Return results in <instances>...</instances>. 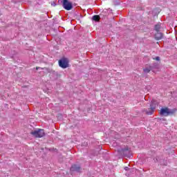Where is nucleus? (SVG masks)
<instances>
[{
  "instance_id": "obj_1",
  "label": "nucleus",
  "mask_w": 177,
  "mask_h": 177,
  "mask_svg": "<svg viewBox=\"0 0 177 177\" xmlns=\"http://www.w3.org/2000/svg\"><path fill=\"white\" fill-rule=\"evenodd\" d=\"M31 135L35 136V138H42L45 136V131L44 129H37L31 132Z\"/></svg>"
},
{
  "instance_id": "obj_2",
  "label": "nucleus",
  "mask_w": 177,
  "mask_h": 177,
  "mask_svg": "<svg viewBox=\"0 0 177 177\" xmlns=\"http://www.w3.org/2000/svg\"><path fill=\"white\" fill-rule=\"evenodd\" d=\"M59 66L62 68H67L68 67V59L66 58H63L59 60Z\"/></svg>"
},
{
  "instance_id": "obj_3",
  "label": "nucleus",
  "mask_w": 177,
  "mask_h": 177,
  "mask_svg": "<svg viewBox=\"0 0 177 177\" xmlns=\"http://www.w3.org/2000/svg\"><path fill=\"white\" fill-rule=\"evenodd\" d=\"M63 7L66 9V10H71V9H73V3L68 0H64Z\"/></svg>"
},
{
  "instance_id": "obj_4",
  "label": "nucleus",
  "mask_w": 177,
  "mask_h": 177,
  "mask_svg": "<svg viewBox=\"0 0 177 177\" xmlns=\"http://www.w3.org/2000/svg\"><path fill=\"white\" fill-rule=\"evenodd\" d=\"M171 113L172 112L171 111V110H169V109L162 108L160 109V115H164L165 117H167V116L169 115V114H171Z\"/></svg>"
},
{
  "instance_id": "obj_5",
  "label": "nucleus",
  "mask_w": 177,
  "mask_h": 177,
  "mask_svg": "<svg viewBox=\"0 0 177 177\" xmlns=\"http://www.w3.org/2000/svg\"><path fill=\"white\" fill-rule=\"evenodd\" d=\"M154 102H153L151 104L150 109H148V111H146V113L148 114V115H151L153 113H154V110H156V105H153Z\"/></svg>"
},
{
  "instance_id": "obj_6",
  "label": "nucleus",
  "mask_w": 177,
  "mask_h": 177,
  "mask_svg": "<svg viewBox=\"0 0 177 177\" xmlns=\"http://www.w3.org/2000/svg\"><path fill=\"white\" fill-rule=\"evenodd\" d=\"M80 169H81V167L77 165H73L72 167H71V171H75L76 172H80Z\"/></svg>"
},
{
  "instance_id": "obj_7",
  "label": "nucleus",
  "mask_w": 177,
  "mask_h": 177,
  "mask_svg": "<svg viewBox=\"0 0 177 177\" xmlns=\"http://www.w3.org/2000/svg\"><path fill=\"white\" fill-rule=\"evenodd\" d=\"M155 38L158 41H160V39H162V33H161L160 32H157V33L155 35Z\"/></svg>"
},
{
  "instance_id": "obj_8",
  "label": "nucleus",
  "mask_w": 177,
  "mask_h": 177,
  "mask_svg": "<svg viewBox=\"0 0 177 177\" xmlns=\"http://www.w3.org/2000/svg\"><path fill=\"white\" fill-rule=\"evenodd\" d=\"M100 17H99V15H94L92 17V20H93L94 21H99Z\"/></svg>"
},
{
  "instance_id": "obj_9",
  "label": "nucleus",
  "mask_w": 177,
  "mask_h": 177,
  "mask_svg": "<svg viewBox=\"0 0 177 177\" xmlns=\"http://www.w3.org/2000/svg\"><path fill=\"white\" fill-rule=\"evenodd\" d=\"M160 28H161V25L157 24L155 26V30H156V31H157V32H158V31H160Z\"/></svg>"
},
{
  "instance_id": "obj_10",
  "label": "nucleus",
  "mask_w": 177,
  "mask_h": 177,
  "mask_svg": "<svg viewBox=\"0 0 177 177\" xmlns=\"http://www.w3.org/2000/svg\"><path fill=\"white\" fill-rule=\"evenodd\" d=\"M150 67H148V68H144V73H145V74H147V73H150Z\"/></svg>"
},
{
  "instance_id": "obj_11",
  "label": "nucleus",
  "mask_w": 177,
  "mask_h": 177,
  "mask_svg": "<svg viewBox=\"0 0 177 177\" xmlns=\"http://www.w3.org/2000/svg\"><path fill=\"white\" fill-rule=\"evenodd\" d=\"M51 6H56V4L55 3V2H53V3H51Z\"/></svg>"
},
{
  "instance_id": "obj_12",
  "label": "nucleus",
  "mask_w": 177,
  "mask_h": 177,
  "mask_svg": "<svg viewBox=\"0 0 177 177\" xmlns=\"http://www.w3.org/2000/svg\"><path fill=\"white\" fill-rule=\"evenodd\" d=\"M155 59H156V60L158 61V60H160V57H156Z\"/></svg>"
},
{
  "instance_id": "obj_13",
  "label": "nucleus",
  "mask_w": 177,
  "mask_h": 177,
  "mask_svg": "<svg viewBox=\"0 0 177 177\" xmlns=\"http://www.w3.org/2000/svg\"><path fill=\"white\" fill-rule=\"evenodd\" d=\"M124 169H125L126 171H127V170H128V167H126L124 168Z\"/></svg>"
}]
</instances>
